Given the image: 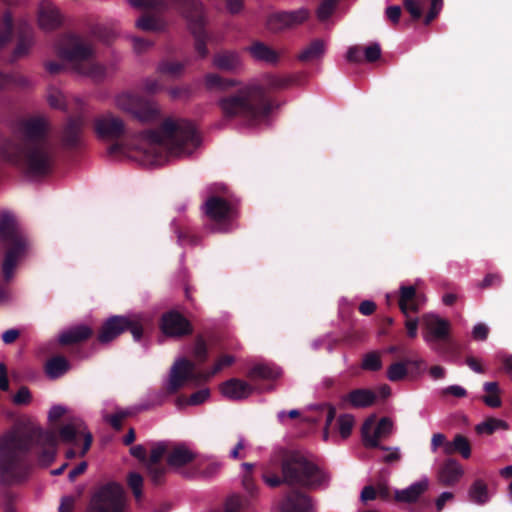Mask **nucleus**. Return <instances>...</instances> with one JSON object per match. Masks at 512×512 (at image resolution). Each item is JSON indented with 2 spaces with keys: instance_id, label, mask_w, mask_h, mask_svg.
Here are the masks:
<instances>
[{
  "instance_id": "obj_47",
  "label": "nucleus",
  "mask_w": 512,
  "mask_h": 512,
  "mask_svg": "<svg viewBox=\"0 0 512 512\" xmlns=\"http://www.w3.org/2000/svg\"><path fill=\"white\" fill-rule=\"evenodd\" d=\"M127 482L135 498L139 500L142 497L143 477L137 472H130Z\"/></svg>"
},
{
  "instance_id": "obj_50",
  "label": "nucleus",
  "mask_w": 512,
  "mask_h": 512,
  "mask_svg": "<svg viewBox=\"0 0 512 512\" xmlns=\"http://www.w3.org/2000/svg\"><path fill=\"white\" fill-rule=\"evenodd\" d=\"M175 232L177 234L178 242L182 245H197L199 243V237L194 235L189 229L176 227Z\"/></svg>"
},
{
  "instance_id": "obj_9",
  "label": "nucleus",
  "mask_w": 512,
  "mask_h": 512,
  "mask_svg": "<svg viewBox=\"0 0 512 512\" xmlns=\"http://www.w3.org/2000/svg\"><path fill=\"white\" fill-rule=\"evenodd\" d=\"M423 320V338L432 350L440 355H451L455 343L451 338V324L448 320L434 314H426Z\"/></svg>"
},
{
  "instance_id": "obj_3",
  "label": "nucleus",
  "mask_w": 512,
  "mask_h": 512,
  "mask_svg": "<svg viewBox=\"0 0 512 512\" xmlns=\"http://www.w3.org/2000/svg\"><path fill=\"white\" fill-rule=\"evenodd\" d=\"M292 84L289 77L268 74L265 85L250 83L239 87L217 100L223 121L239 119L247 125L265 120L278 104L269 97L268 91L283 90Z\"/></svg>"
},
{
  "instance_id": "obj_57",
  "label": "nucleus",
  "mask_w": 512,
  "mask_h": 512,
  "mask_svg": "<svg viewBox=\"0 0 512 512\" xmlns=\"http://www.w3.org/2000/svg\"><path fill=\"white\" fill-rule=\"evenodd\" d=\"M31 398L29 389L26 386H22L14 395L13 402L16 405H27L31 402Z\"/></svg>"
},
{
  "instance_id": "obj_33",
  "label": "nucleus",
  "mask_w": 512,
  "mask_h": 512,
  "mask_svg": "<svg viewBox=\"0 0 512 512\" xmlns=\"http://www.w3.org/2000/svg\"><path fill=\"white\" fill-rule=\"evenodd\" d=\"M69 370V361L61 355L51 357L46 361L44 366L45 374L50 379H58L64 376Z\"/></svg>"
},
{
  "instance_id": "obj_11",
  "label": "nucleus",
  "mask_w": 512,
  "mask_h": 512,
  "mask_svg": "<svg viewBox=\"0 0 512 512\" xmlns=\"http://www.w3.org/2000/svg\"><path fill=\"white\" fill-rule=\"evenodd\" d=\"M143 324L136 316L113 315L107 318L101 325L97 341L107 344L116 339L122 333L128 331L135 341H140L143 336Z\"/></svg>"
},
{
  "instance_id": "obj_44",
  "label": "nucleus",
  "mask_w": 512,
  "mask_h": 512,
  "mask_svg": "<svg viewBox=\"0 0 512 512\" xmlns=\"http://www.w3.org/2000/svg\"><path fill=\"white\" fill-rule=\"evenodd\" d=\"M355 419L351 414H342L337 419L338 431L342 438H347L351 435Z\"/></svg>"
},
{
  "instance_id": "obj_64",
  "label": "nucleus",
  "mask_w": 512,
  "mask_h": 512,
  "mask_svg": "<svg viewBox=\"0 0 512 512\" xmlns=\"http://www.w3.org/2000/svg\"><path fill=\"white\" fill-rule=\"evenodd\" d=\"M75 499L72 496H64L61 498L58 512H74Z\"/></svg>"
},
{
  "instance_id": "obj_29",
  "label": "nucleus",
  "mask_w": 512,
  "mask_h": 512,
  "mask_svg": "<svg viewBox=\"0 0 512 512\" xmlns=\"http://www.w3.org/2000/svg\"><path fill=\"white\" fill-rule=\"evenodd\" d=\"M463 475V469L459 462L449 458L444 461L439 470V481L444 486H452L459 481Z\"/></svg>"
},
{
  "instance_id": "obj_52",
  "label": "nucleus",
  "mask_w": 512,
  "mask_h": 512,
  "mask_svg": "<svg viewBox=\"0 0 512 512\" xmlns=\"http://www.w3.org/2000/svg\"><path fill=\"white\" fill-rule=\"evenodd\" d=\"M364 59L369 63H373L380 59L382 50L378 43H371L363 48Z\"/></svg>"
},
{
  "instance_id": "obj_56",
  "label": "nucleus",
  "mask_w": 512,
  "mask_h": 512,
  "mask_svg": "<svg viewBox=\"0 0 512 512\" xmlns=\"http://www.w3.org/2000/svg\"><path fill=\"white\" fill-rule=\"evenodd\" d=\"M130 416L128 411H119L107 417L109 424L115 429L120 430L122 428L123 420Z\"/></svg>"
},
{
  "instance_id": "obj_21",
  "label": "nucleus",
  "mask_w": 512,
  "mask_h": 512,
  "mask_svg": "<svg viewBox=\"0 0 512 512\" xmlns=\"http://www.w3.org/2000/svg\"><path fill=\"white\" fill-rule=\"evenodd\" d=\"M221 469V464L215 460L203 458L195 460L189 467L185 468L182 475L186 478L210 479L216 476Z\"/></svg>"
},
{
  "instance_id": "obj_59",
  "label": "nucleus",
  "mask_w": 512,
  "mask_h": 512,
  "mask_svg": "<svg viewBox=\"0 0 512 512\" xmlns=\"http://www.w3.org/2000/svg\"><path fill=\"white\" fill-rule=\"evenodd\" d=\"M326 407H327V414H326V420H325V427H324V431H323V437H324L325 441L328 440L329 429H330L331 425L333 424L335 417H336L335 407L331 404H327Z\"/></svg>"
},
{
  "instance_id": "obj_61",
  "label": "nucleus",
  "mask_w": 512,
  "mask_h": 512,
  "mask_svg": "<svg viewBox=\"0 0 512 512\" xmlns=\"http://www.w3.org/2000/svg\"><path fill=\"white\" fill-rule=\"evenodd\" d=\"M488 334L489 328L483 323L476 324L472 330V336L477 341H485Z\"/></svg>"
},
{
  "instance_id": "obj_34",
  "label": "nucleus",
  "mask_w": 512,
  "mask_h": 512,
  "mask_svg": "<svg viewBox=\"0 0 512 512\" xmlns=\"http://www.w3.org/2000/svg\"><path fill=\"white\" fill-rule=\"evenodd\" d=\"M428 489V481L421 480L413 483L408 488L397 491L395 498L397 501L413 503Z\"/></svg>"
},
{
  "instance_id": "obj_49",
  "label": "nucleus",
  "mask_w": 512,
  "mask_h": 512,
  "mask_svg": "<svg viewBox=\"0 0 512 512\" xmlns=\"http://www.w3.org/2000/svg\"><path fill=\"white\" fill-rule=\"evenodd\" d=\"M193 356L199 363H204L208 357V348L205 340L199 336L196 338Z\"/></svg>"
},
{
  "instance_id": "obj_2",
  "label": "nucleus",
  "mask_w": 512,
  "mask_h": 512,
  "mask_svg": "<svg viewBox=\"0 0 512 512\" xmlns=\"http://www.w3.org/2000/svg\"><path fill=\"white\" fill-rule=\"evenodd\" d=\"M0 158L30 177L50 174L56 162V148L42 117L21 120L12 137H0Z\"/></svg>"
},
{
  "instance_id": "obj_25",
  "label": "nucleus",
  "mask_w": 512,
  "mask_h": 512,
  "mask_svg": "<svg viewBox=\"0 0 512 512\" xmlns=\"http://www.w3.org/2000/svg\"><path fill=\"white\" fill-rule=\"evenodd\" d=\"M220 390L225 397L231 400H240L250 396L253 392V387L243 380L232 378L224 382Z\"/></svg>"
},
{
  "instance_id": "obj_55",
  "label": "nucleus",
  "mask_w": 512,
  "mask_h": 512,
  "mask_svg": "<svg viewBox=\"0 0 512 512\" xmlns=\"http://www.w3.org/2000/svg\"><path fill=\"white\" fill-rule=\"evenodd\" d=\"M406 11L411 15L413 20H419L422 17L421 5L415 0H403Z\"/></svg>"
},
{
  "instance_id": "obj_38",
  "label": "nucleus",
  "mask_w": 512,
  "mask_h": 512,
  "mask_svg": "<svg viewBox=\"0 0 512 512\" xmlns=\"http://www.w3.org/2000/svg\"><path fill=\"white\" fill-rule=\"evenodd\" d=\"M469 497L472 502L482 505L489 500L488 487L486 483L478 479L474 481L469 489Z\"/></svg>"
},
{
  "instance_id": "obj_46",
  "label": "nucleus",
  "mask_w": 512,
  "mask_h": 512,
  "mask_svg": "<svg viewBox=\"0 0 512 512\" xmlns=\"http://www.w3.org/2000/svg\"><path fill=\"white\" fill-rule=\"evenodd\" d=\"M147 474L154 485H160L164 481L166 468L163 464L146 465Z\"/></svg>"
},
{
  "instance_id": "obj_31",
  "label": "nucleus",
  "mask_w": 512,
  "mask_h": 512,
  "mask_svg": "<svg viewBox=\"0 0 512 512\" xmlns=\"http://www.w3.org/2000/svg\"><path fill=\"white\" fill-rule=\"evenodd\" d=\"M252 57L258 61H263L269 64H277L280 59V54L263 42L256 41L248 48Z\"/></svg>"
},
{
  "instance_id": "obj_23",
  "label": "nucleus",
  "mask_w": 512,
  "mask_h": 512,
  "mask_svg": "<svg viewBox=\"0 0 512 512\" xmlns=\"http://www.w3.org/2000/svg\"><path fill=\"white\" fill-rule=\"evenodd\" d=\"M311 509V498L296 489L289 491L281 503V512H309Z\"/></svg>"
},
{
  "instance_id": "obj_17",
  "label": "nucleus",
  "mask_w": 512,
  "mask_h": 512,
  "mask_svg": "<svg viewBox=\"0 0 512 512\" xmlns=\"http://www.w3.org/2000/svg\"><path fill=\"white\" fill-rule=\"evenodd\" d=\"M309 17V11L300 8L294 11H281L271 14L267 19V28L274 33L296 27L305 22Z\"/></svg>"
},
{
  "instance_id": "obj_24",
  "label": "nucleus",
  "mask_w": 512,
  "mask_h": 512,
  "mask_svg": "<svg viewBox=\"0 0 512 512\" xmlns=\"http://www.w3.org/2000/svg\"><path fill=\"white\" fill-rule=\"evenodd\" d=\"M196 460L195 454L183 445L173 447L167 453V464L174 469L183 470L192 465Z\"/></svg>"
},
{
  "instance_id": "obj_4",
  "label": "nucleus",
  "mask_w": 512,
  "mask_h": 512,
  "mask_svg": "<svg viewBox=\"0 0 512 512\" xmlns=\"http://www.w3.org/2000/svg\"><path fill=\"white\" fill-rule=\"evenodd\" d=\"M139 153L142 161L152 166L163 165L169 156L190 155L198 145L199 137L194 124L185 119H165L159 129L140 133Z\"/></svg>"
},
{
  "instance_id": "obj_20",
  "label": "nucleus",
  "mask_w": 512,
  "mask_h": 512,
  "mask_svg": "<svg viewBox=\"0 0 512 512\" xmlns=\"http://www.w3.org/2000/svg\"><path fill=\"white\" fill-rule=\"evenodd\" d=\"M377 399V394L368 388L353 389L340 399L343 408L363 409L372 406Z\"/></svg>"
},
{
  "instance_id": "obj_18",
  "label": "nucleus",
  "mask_w": 512,
  "mask_h": 512,
  "mask_svg": "<svg viewBox=\"0 0 512 512\" xmlns=\"http://www.w3.org/2000/svg\"><path fill=\"white\" fill-rule=\"evenodd\" d=\"M84 122L79 117H71L61 133V144L65 149L76 150L83 145Z\"/></svg>"
},
{
  "instance_id": "obj_28",
  "label": "nucleus",
  "mask_w": 512,
  "mask_h": 512,
  "mask_svg": "<svg viewBox=\"0 0 512 512\" xmlns=\"http://www.w3.org/2000/svg\"><path fill=\"white\" fill-rule=\"evenodd\" d=\"M38 23L46 31L58 28L62 23L58 9L50 3H42L38 12Z\"/></svg>"
},
{
  "instance_id": "obj_39",
  "label": "nucleus",
  "mask_w": 512,
  "mask_h": 512,
  "mask_svg": "<svg viewBox=\"0 0 512 512\" xmlns=\"http://www.w3.org/2000/svg\"><path fill=\"white\" fill-rule=\"evenodd\" d=\"M278 376L279 372L277 371V369L266 364H257L253 366L248 372V378L251 380H273L276 379Z\"/></svg>"
},
{
  "instance_id": "obj_60",
  "label": "nucleus",
  "mask_w": 512,
  "mask_h": 512,
  "mask_svg": "<svg viewBox=\"0 0 512 512\" xmlns=\"http://www.w3.org/2000/svg\"><path fill=\"white\" fill-rule=\"evenodd\" d=\"M362 55H364V53L360 46H352L347 51L346 59L351 63H361L363 60Z\"/></svg>"
},
{
  "instance_id": "obj_8",
  "label": "nucleus",
  "mask_w": 512,
  "mask_h": 512,
  "mask_svg": "<svg viewBox=\"0 0 512 512\" xmlns=\"http://www.w3.org/2000/svg\"><path fill=\"white\" fill-rule=\"evenodd\" d=\"M234 361L235 358L233 356L224 355L217 360L210 371L196 374L194 372V364L190 360L186 358L179 359L171 367L169 381L163 395L167 396L177 393L187 381L208 380L219 373L224 367L232 365Z\"/></svg>"
},
{
  "instance_id": "obj_27",
  "label": "nucleus",
  "mask_w": 512,
  "mask_h": 512,
  "mask_svg": "<svg viewBox=\"0 0 512 512\" xmlns=\"http://www.w3.org/2000/svg\"><path fill=\"white\" fill-rule=\"evenodd\" d=\"M400 295L398 299V306L400 311L408 316L410 312H418L420 308V296L417 294L414 286H401Z\"/></svg>"
},
{
  "instance_id": "obj_41",
  "label": "nucleus",
  "mask_w": 512,
  "mask_h": 512,
  "mask_svg": "<svg viewBox=\"0 0 512 512\" xmlns=\"http://www.w3.org/2000/svg\"><path fill=\"white\" fill-rule=\"evenodd\" d=\"M136 27L143 31H160L163 29V24L154 16L143 15L136 21Z\"/></svg>"
},
{
  "instance_id": "obj_12",
  "label": "nucleus",
  "mask_w": 512,
  "mask_h": 512,
  "mask_svg": "<svg viewBox=\"0 0 512 512\" xmlns=\"http://www.w3.org/2000/svg\"><path fill=\"white\" fill-rule=\"evenodd\" d=\"M116 105L141 123H154L160 117V110L154 101L130 92L119 94Z\"/></svg>"
},
{
  "instance_id": "obj_26",
  "label": "nucleus",
  "mask_w": 512,
  "mask_h": 512,
  "mask_svg": "<svg viewBox=\"0 0 512 512\" xmlns=\"http://www.w3.org/2000/svg\"><path fill=\"white\" fill-rule=\"evenodd\" d=\"M92 335L93 330L89 326L76 325L60 333L58 342L62 346L80 344L90 339Z\"/></svg>"
},
{
  "instance_id": "obj_16",
  "label": "nucleus",
  "mask_w": 512,
  "mask_h": 512,
  "mask_svg": "<svg viewBox=\"0 0 512 512\" xmlns=\"http://www.w3.org/2000/svg\"><path fill=\"white\" fill-rule=\"evenodd\" d=\"M159 328L165 336L172 338H182L193 333L190 321L176 310L162 314Z\"/></svg>"
},
{
  "instance_id": "obj_43",
  "label": "nucleus",
  "mask_w": 512,
  "mask_h": 512,
  "mask_svg": "<svg viewBox=\"0 0 512 512\" xmlns=\"http://www.w3.org/2000/svg\"><path fill=\"white\" fill-rule=\"evenodd\" d=\"M453 449L459 453L464 459L471 456V445L467 437L462 434H456L453 439Z\"/></svg>"
},
{
  "instance_id": "obj_32",
  "label": "nucleus",
  "mask_w": 512,
  "mask_h": 512,
  "mask_svg": "<svg viewBox=\"0 0 512 512\" xmlns=\"http://www.w3.org/2000/svg\"><path fill=\"white\" fill-rule=\"evenodd\" d=\"M326 52V44L322 39L312 40L297 56L302 63L320 60Z\"/></svg>"
},
{
  "instance_id": "obj_22",
  "label": "nucleus",
  "mask_w": 512,
  "mask_h": 512,
  "mask_svg": "<svg viewBox=\"0 0 512 512\" xmlns=\"http://www.w3.org/2000/svg\"><path fill=\"white\" fill-rule=\"evenodd\" d=\"M16 32L17 43L12 52L13 60H18L27 56L35 43L34 30L29 24H19Z\"/></svg>"
},
{
  "instance_id": "obj_36",
  "label": "nucleus",
  "mask_w": 512,
  "mask_h": 512,
  "mask_svg": "<svg viewBox=\"0 0 512 512\" xmlns=\"http://www.w3.org/2000/svg\"><path fill=\"white\" fill-rule=\"evenodd\" d=\"M205 87L210 91H227L229 88L238 85L234 79L224 78L216 73H208L204 78Z\"/></svg>"
},
{
  "instance_id": "obj_5",
  "label": "nucleus",
  "mask_w": 512,
  "mask_h": 512,
  "mask_svg": "<svg viewBox=\"0 0 512 512\" xmlns=\"http://www.w3.org/2000/svg\"><path fill=\"white\" fill-rule=\"evenodd\" d=\"M278 465L281 476L273 473L269 466L263 473V481L271 488L282 484L315 489L327 481V475L299 451L280 450L271 459V465Z\"/></svg>"
},
{
  "instance_id": "obj_19",
  "label": "nucleus",
  "mask_w": 512,
  "mask_h": 512,
  "mask_svg": "<svg viewBox=\"0 0 512 512\" xmlns=\"http://www.w3.org/2000/svg\"><path fill=\"white\" fill-rule=\"evenodd\" d=\"M95 132L100 138L117 139L124 134L123 121L111 113L99 116L94 123Z\"/></svg>"
},
{
  "instance_id": "obj_53",
  "label": "nucleus",
  "mask_w": 512,
  "mask_h": 512,
  "mask_svg": "<svg viewBox=\"0 0 512 512\" xmlns=\"http://www.w3.org/2000/svg\"><path fill=\"white\" fill-rule=\"evenodd\" d=\"M183 68H184V66L180 62L165 61L159 65L158 69L163 74H169V75L176 76L182 72Z\"/></svg>"
},
{
  "instance_id": "obj_62",
  "label": "nucleus",
  "mask_w": 512,
  "mask_h": 512,
  "mask_svg": "<svg viewBox=\"0 0 512 512\" xmlns=\"http://www.w3.org/2000/svg\"><path fill=\"white\" fill-rule=\"evenodd\" d=\"M386 17L391 21L392 24H398L402 10L398 5L388 6L385 11Z\"/></svg>"
},
{
  "instance_id": "obj_14",
  "label": "nucleus",
  "mask_w": 512,
  "mask_h": 512,
  "mask_svg": "<svg viewBox=\"0 0 512 512\" xmlns=\"http://www.w3.org/2000/svg\"><path fill=\"white\" fill-rule=\"evenodd\" d=\"M124 502L122 486L107 483L94 493L87 512H123Z\"/></svg>"
},
{
  "instance_id": "obj_13",
  "label": "nucleus",
  "mask_w": 512,
  "mask_h": 512,
  "mask_svg": "<svg viewBox=\"0 0 512 512\" xmlns=\"http://www.w3.org/2000/svg\"><path fill=\"white\" fill-rule=\"evenodd\" d=\"M203 209L205 215L211 221V231L228 233L233 230L236 210L227 200L220 196L212 195L205 201Z\"/></svg>"
},
{
  "instance_id": "obj_15",
  "label": "nucleus",
  "mask_w": 512,
  "mask_h": 512,
  "mask_svg": "<svg viewBox=\"0 0 512 512\" xmlns=\"http://www.w3.org/2000/svg\"><path fill=\"white\" fill-rule=\"evenodd\" d=\"M376 416H369L363 423L361 428L363 443L368 448H379L381 450H390L391 447L380 444V439L387 438L393 431V422L389 417H383L379 420L373 433V427Z\"/></svg>"
},
{
  "instance_id": "obj_6",
  "label": "nucleus",
  "mask_w": 512,
  "mask_h": 512,
  "mask_svg": "<svg viewBox=\"0 0 512 512\" xmlns=\"http://www.w3.org/2000/svg\"><path fill=\"white\" fill-rule=\"evenodd\" d=\"M0 243L5 249L1 271L4 280L8 282L28 248L27 238L18 228L14 216L9 213L0 216Z\"/></svg>"
},
{
  "instance_id": "obj_48",
  "label": "nucleus",
  "mask_w": 512,
  "mask_h": 512,
  "mask_svg": "<svg viewBox=\"0 0 512 512\" xmlns=\"http://www.w3.org/2000/svg\"><path fill=\"white\" fill-rule=\"evenodd\" d=\"M338 0H322L317 8V17L320 21H326L333 14Z\"/></svg>"
},
{
  "instance_id": "obj_42",
  "label": "nucleus",
  "mask_w": 512,
  "mask_h": 512,
  "mask_svg": "<svg viewBox=\"0 0 512 512\" xmlns=\"http://www.w3.org/2000/svg\"><path fill=\"white\" fill-rule=\"evenodd\" d=\"M209 395H210L209 389H201V390H198V391L192 393L190 395V397L187 399L184 397H178L176 400V404L178 406H182L185 404L199 405V404H202L204 401H206V399L209 397Z\"/></svg>"
},
{
  "instance_id": "obj_58",
  "label": "nucleus",
  "mask_w": 512,
  "mask_h": 512,
  "mask_svg": "<svg viewBox=\"0 0 512 512\" xmlns=\"http://www.w3.org/2000/svg\"><path fill=\"white\" fill-rule=\"evenodd\" d=\"M502 283V276L498 273H489L484 279L479 283V287L482 289H487L492 286H500Z\"/></svg>"
},
{
  "instance_id": "obj_1",
  "label": "nucleus",
  "mask_w": 512,
  "mask_h": 512,
  "mask_svg": "<svg viewBox=\"0 0 512 512\" xmlns=\"http://www.w3.org/2000/svg\"><path fill=\"white\" fill-rule=\"evenodd\" d=\"M84 443L79 455L83 457L91 447L93 436L81 419H73L63 425L57 435L52 430L33 427L20 433L9 431L0 436V483L11 485L25 480L28 470V457L37 456L39 464L49 466L55 459L58 439L78 446V438Z\"/></svg>"
},
{
  "instance_id": "obj_54",
  "label": "nucleus",
  "mask_w": 512,
  "mask_h": 512,
  "mask_svg": "<svg viewBox=\"0 0 512 512\" xmlns=\"http://www.w3.org/2000/svg\"><path fill=\"white\" fill-rule=\"evenodd\" d=\"M25 82L26 80L21 76L5 74L0 71V90L11 84L24 85Z\"/></svg>"
},
{
  "instance_id": "obj_45",
  "label": "nucleus",
  "mask_w": 512,
  "mask_h": 512,
  "mask_svg": "<svg viewBox=\"0 0 512 512\" xmlns=\"http://www.w3.org/2000/svg\"><path fill=\"white\" fill-rule=\"evenodd\" d=\"M362 369L367 371H379L382 368V361L377 352L367 353L362 361Z\"/></svg>"
},
{
  "instance_id": "obj_51",
  "label": "nucleus",
  "mask_w": 512,
  "mask_h": 512,
  "mask_svg": "<svg viewBox=\"0 0 512 512\" xmlns=\"http://www.w3.org/2000/svg\"><path fill=\"white\" fill-rule=\"evenodd\" d=\"M167 453H168L167 448L164 445L159 444L151 450L150 457H149V459L146 458L145 464L146 465L162 464L161 460L165 455L167 456Z\"/></svg>"
},
{
  "instance_id": "obj_63",
  "label": "nucleus",
  "mask_w": 512,
  "mask_h": 512,
  "mask_svg": "<svg viewBox=\"0 0 512 512\" xmlns=\"http://www.w3.org/2000/svg\"><path fill=\"white\" fill-rule=\"evenodd\" d=\"M3 498V512H16L15 495L11 492H5Z\"/></svg>"
},
{
  "instance_id": "obj_35",
  "label": "nucleus",
  "mask_w": 512,
  "mask_h": 512,
  "mask_svg": "<svg viewBox=\"0 0 512 512\" xmlns=\"http://www.w3.org/2000/svg\"><path fill=\"white\" fill-rule=\"evenodd\" d=\"M15 31L14 18L9 10L0 16V49L5 47L13 37Z\"/></svg>"
},
{
  "instance_id": "obj_40",
  "label": "nucleus",
  "mask_w": 512,
  "mask_h": 512,
  "mask_svg": "<svg viewBox=\"0 0 512 512\" xmlns=\"http://www.w3.org/2000/svg\"><path fill=\"white\" fill-rule=\"evenodd\" d=\"M408 375L406 362L399 361L392 363L387 369V378L392 382L403 380Z\"/></svg>"
},
{
  "instance_id": "obj_30",
  "label": "nucleus",
  "mask_w": 512,
  "mask_h": 512,
  "mask_svg": "<svg viewBox=\"0 0 512 512\" xmlns=\"http://www.w3.org/2000/svg\"><path fill=\"white\" fill-rule=\"evenodd\" d=\"M240 55L235 51H221L214 55L213 65L225 72H236L241 67Z\"/></svg>"
},
{
  "instance_id": "obj_10",
  "label": "nucleus",
  "mask_w": 512,
  "mask_h": 512,
  "mask_svg": "<svg viewBox=\"0 0 512 512\" xmlns=\"http://www.w3.org/2000/svg\"><path fill=\"white\" fill-rule=\"evenodd\" d=\"M173 6L186 18L195 40V50L201 58L208 55V34L205 30L202 5L198 0H171Z\"/></svg>"
},
{
  "instance_id": "obj_7",
  "label": "nucleus",
  "mask_w": 512,
  "mask_h": 512,
  "mask_svg": "<svg viewBox=\"0 0 512 512\" xmlns=\"http://www.w3.org/2000/svg\"><path fill=\"white\" fill-rule=\"evenodd\" d=\"M58 56L73 64V68L79 74L89 76L95 81H101L105 76V69L93 59V48L84 43L79 37L69 35L66 43L57 49Z\"/></svg>"
},
{
  "instance_id": "obj_37",
  "label": "nucleus",
  "mask_w": 512,
  "mask_h": 512,
  "mask_svg": "<svg viewBox=\"0 0 512 512\" xmlns=\"http://www.w3.org/2000/svg\"><path fill=\"white\" fill-rule=\"evenodd\" d=\"M509 425L506 421L495 417H488L483 422L475 426L478 435H492L497 430H508Z\"/></svg>"
}]
</instances>
